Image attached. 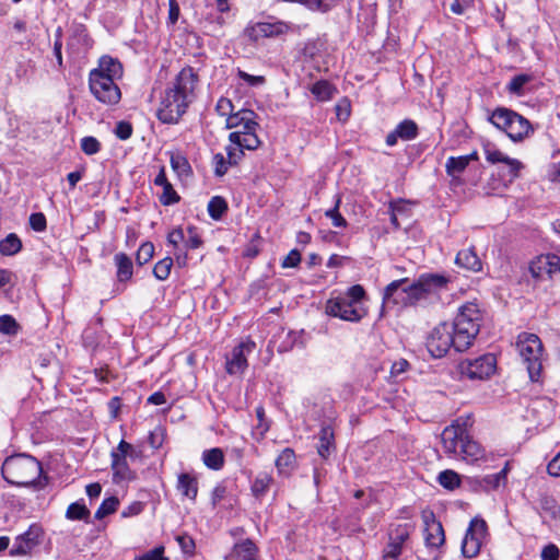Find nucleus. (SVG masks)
<instances>
[{"label":"nucleus","mask_w":560,"mask_h":560,"mask_svg":"<svg viewBox=\"0 0 560 560\" xmlns=\"http://www.w3.org/2000/svg\"><path fill=\"white\" fill-rule=\"evenodd\" d=\"M559 556H560L559 548L553 544H549V545L545 546L542 548L541 555H540L541 560H558Z\"/></svg>","instance_id":"obj_64"},{"label":"nucleus","mask_w":560,"mask_h":560,"mask_svg":"<svg viewBox=\"0 0 560 560\" xmlns=\"http://www.w3.org/2000/svg\"><path fill=\"white\" fill-rule=\"evenodd\" d=\"M176 540L185 555L192 556L195 552V540L188 534L176 536Z\"/></svg>","instance_id":"obj_53"},{"label":"nucleus","mask_w":560,"mask_h":560,"mask_svg":"<svg viewBox=\"0 0 560 560\" xmlns=\"http://www.w3.org/2000/svg\"><path fill=\"white\" fill-rule=\"evenodd\" d=\"M245 148H241V147H232V145H229L226 147V154H228V163L233 166V165H236L238 163V161L243 158L244 153H243V150Z\"/></svg>","instance_id":"obj_62"},{"label":"nucleus","mask_w":560,"mask_h":560,"mask_svg":"<svg viewBox=\"0 0 560 560\" xmlns=\"http://www.w3.org/2000/svg\"><path fill=\"white\" fill-rule=\"evenodd\" d=\"M483 456L485 451L480 444L467 435L464 440V443L460 444L459 453L456 458H460L467 463L474 464L483 458Z\"/></svg>","instance_id":"obj_23"},{"label":"nucleus","mask_w":560,"mask_h":560,"mask_svg":"<svg viewBox=\"0 0 560 560\" xmlns=\"http://www.w3.org/2000/svg\"><path fill=\"white\" fill-rule=\"evenodd\" d=\"M22 249V242L14 233H10L0 241V253L4 256H12Z\"/></svg>","instance_id":"obj_37"},{"label":"nucleus","mask_w":560,"mask_h":560,"mask_svg":"<svg viewBox=\"0 0 560 560\" xmlns=\"http://www.w3.org/2000/svg\"><path fill=\"white\" fill-rule=\"evenodd\" d=\"M540 508L542 512L548 514L551 518H560V505L552 497H544L540 500Z\"/></svg>","instance_id":"obj_48"},{"label":"nucleus","mask_w":560,"mask_h":560,"mask_svg":"<svg viewBox=\"0 0 560 560\" xmlns=\"http://www.w3.org/2000/svg\"><path fill=\"white\" fill-rule=\"evenodd\" d=\"M513 119L506 135L514 142L523 141L533 132V127L525 117L517 113H515V118Z\"/></svg>","instance_id":"obj_25"},{"label":"nucleus","mask_w":560,"mask_h":560,"mask_svg":"<svg viewBox=\"0 0 560 560\" xmlns=\"http://www.w3.org/2000/svg\"><path fill=\"white\" fill-rule=\"evenodd\" d=\"M259 127L258 122L254 119V124H250V128H247L245 124H242L236 131H233L229 136V140L236 147L246 148V150H256L260 147L261 141L256 135V130Z\"/></svg>","instance_id":"obj_16"},{"label":"nucleus","mask_w":560,"mask_h":560,"mask_svg":"<svg viewBox=\"0 0 560 560\" xmlns=\"http://www.w3.org/2000/svg\"><path fill=\"white\" fill-rule=\"evenodd\" d=\"M116 137L120 140H127L132 135V126L129 121L121 120L116 124V128L114 130Z\"/></svg>","instance_id":"obj_58"},{"label":"nucleus","mask_w":560,"mask_h":560,"mask_svg":"<svg viewBox=\"0 0 560 560\" xmlns=\"http://www.w3.org/2000/svg\"><path fill=\"white\" fill-rule=\"evenodd\" d=\"M43 529L37 524H32L28 529L19 535L12 548L10 549L11 556H23L30 553L36 546L40 544Z\"/></svg>","instance_id":"obj_14"},{"label":"nucleus","mask_w":560,"mask_h":560,"mask_svg":"<svg viewBox=\"0 0 560 560\" xmlns=\"http://www.w3.org/2000/svg\"><path fill=\"white\" fill-rule=\"evenodd\" d=\"M117 267V279L120 282L128 281L132 278L133 266L130 257L125 253H118L114 257Z\"/></svg>","instance_id":"obj_31"},{"label":"nucleus","mask_w":560,"mask_h":560,"mask_svg":"<svg viewBox=\"0 0 560 560\" xmlns=\"http://www.w3.org/2000/svg\"><path fill=\"white\" fill-rule=\"evenodd\" d=\"M164 551L165 548L163 546H158L142 556L137 557L135 560H168V558L164 556Z\"/></svg>","instance_id":"obj_59"},{"label":"nucleus","mask_w":560,"mask_h":560,"mask_svg":"<svg viewBox=\"0 0 560 560\" xmlns=\"http://www.w3.org/2000/svg\"><path fill=\"white\" fill-rule=\"evenodd\" d=\"M258 548L252 539H244L233 547L231 557L234 560H258Z\"/></svg>","instance_id":"obj_27"},{"label":"nucleus","mask_w":560,"mask_h":560,"mask_svg":"<svg viewBox=\"0 0 560 560\" xmlns=\"http://www.w3.org/2000/svg\"><path fill=\"white\" fill-rule=\"evenodd\" d=\"M335 205L331 209H328L325 211V215L331 220V223L336 228H346L347 226V220L341 215L339 212L340 203H341V197L339 195H336Z\"/></svg>","instance_id":"obj_43"},{"label":"nucleus","mask_w":560,"mask_h":560,"mask_svg":"<svg viewBox=\"0 0 560 560\" xmlns=\"http://www.w3.org/2000/svg\"><path fill=\"white\" fill-rule=\"evenodd\" d=\"M174 265L173 258L164 257L159 260L153 268V275L158 280H166L171 273V269Z\"/></svg>","instance_id":"obj_46"},{"label":"nucleus","mask_w":560,"mask_h":560,"mask_svg":"<svg viewBox=\"0 0 560 560\" xmlns=\"http://www.w3.org/2000/svg\"><path fill=\"white\" fill-rule=\"evenodd\" d=\"M256 349V343L247 339L232 350L231 354L226 357L225 369L231 375L243 373L247 366V355Z\"/></svg>","instance_id":"obj_13"},{"label":"nucleus","mask_w":560,"mask_h":560,"mask_svg":"<svg viewBox=\"0 0 560 560\" xmlns=\"http://www.w3.org/2000/svg\"><path fill=\"white\" fill-rule=\"evenodd\" d=\"M116 450L124 454L125 457H129L130 459H136L141 456V451L137 450L133 445L126 442L125 440H121L116 447Z\"/></svg>","instance_id":"obj_57"},{"label":"nucleus","mask_w":560,"mask_h":560,"mask_svg":"<svg viewBox=\"0 0 560 560\" xmlns=\"http://www.w3.org/2000/svg\"><path fill=\"white\" fill-rule=\"evenodd\" d=\"M275 465L280 475L288 476L295 467V453L292 448H284L276 458Z\"/></svg>","instance_id":"obj_33"},{"label":"nucleus","mask_w":560,"mask_h":560,"mask_svg":"<svg viewBox=\"0 0 560 560\" xmlns=\"http://www.w3.org/2000/svg\"><path fill=\"white\" fill-rule=\"evenodd\" d=\"M424 540L427 547L439 548L445 541V535L442 524L436 521L432 512H423Z\"/></svg>","instance_id":"obj_17"},{"label":"nucleus","mask_w":560,"mask_h":560,"mask_svg":"<svg viewBox=\"0 0 560 560\" xmlns=\"http://www.w3.org/2000/svg\"><path fill=\"white\" fill-rule=\"evenodd\" d=\"M529 81H532V75L525 73L517 74L511 79L506 89L511 94L521 96L524 94L525 84Z\"/></svg>","instance_id":"obj_44"},{"label":"nucleus","mask_w":560,"mask_h":560,"mask_svg":"<svg viewBox=\"0 0 560 560\" xmlns=\"http://www.w3.org/2000/svg\"><path fill=\"white\" fill-rule=\"evenodd\" d=\"M335 109H336V115H337L338 120H340V121L348 120V118L350 117V114H351V106H350L349 100L347 97L341 98L336 104Z\"/></svg>","instance_id":"obj_55"},{"label":"nucleus","mask_w":560,"mask_h":560,"mask_svg":"<svg viewBox=\"0 0 560 560\" xmlns=\"http://www.w3.org/2000/svg\"><path fill=\"white\" fill-rule=\"evenodd\" d=\"M112 469L113 481L119 483L121 481H130L136 479V474L128 465L127 457L119 453L116 448L112 451Z\"/></svg>","instance_id":"obj_20"},{"label":"nucleus","mask_w":560,"mask_h":560,"mask_svg":"<svg viewBox=\"0 0 560 560\" xmlns=\"http://www.w3.org/2000/svg\"><path fill=\"white\" fill-rule=\"evenodd\" d=\"M234 106L231 100L221 97L215 106V110L220 116H225L226 118L233 113Z\"/></svg>","instance_id":"obj_61"},{"label":"nucleus","mask_w":560,"mask_h":560,"mask_svg":"<svg viewBox=\"0 0 560 560\" xmlns=\"http://www.w3.org/2000/svg\"><path fill=\"white\" fill-rule=\"evenodd\" d=\"M365 296V291L362 285L355 284L348 289L347 293L342 296L352 304H360Z\"/></svg>","instance_id":"obj_50"},{"label":"nucleus","mask_w":560,"mask_h":560,"mask_svg":"<svg viewBox=\"0 0 560 560\" xmlns=\"http://www.w3.org/2000/svg\"><path fill=\"white\" fill-rule=\"evenodd\" d=\"M198 82L197 71L190 66L184 67L165 90L156 112L158 119L163 124H176L194 101Z\"/></svg>","instance_id":"obj_1"},{"label":"nucleus","mask_w":560,"mask_h":560,"mask_svg":"<svg viewBox=\"0 0 560 560\" xmlns=\"http://www.w3.org/2000/svg\"><path fill=\"white\" fill-rule=\"evenodd\" d=\"M487 523L480 517H474L466 530L462 542V553L466 558H474L480 551L482 541L487 535Z\"/></svg>","instance_id":"obj_10"},{"label":"nucleus","mask_w":560,"mask_h":560,"mask_svg":"<svg viewBox=\"0 0 560 560\" xmlns=\"http://www.w3.org/2000/svg\"><path fill=\"white\" fill-rule=\"evenodd\" d=\"M171 166L178 176L191 175V166L185 155L182 153H175L171 155Z\"/></svg>","instance_id":"obj_38"},{"label":"nucleus","mask_w":560,"mask_h":560,"mask_svg":"<svg viewBox=\"0 0 560 560\" xmlns=\"http://www.w3.org/2000/svg\"><path fill=\"white\" fill-rule=\"evenodd\" d=\"M301 261V254L298 249H292L282 260L283 268H294Z\"/></svg>","instance_id":"obj_63"},{"label":"nucleus","mask_w":560,"mask_h":560,"mask_svg":"<svg viewBox=\"0 0 560 560\" xmlns=\"http://www.w3.org/2000/svg\"><path fill=\"white\" fill-rule=\"evenodd\" d=\"M325 312L329 316L353 323L360 322L366 315L362 305L352 304L342 296L329 299L326 302Z\"/></svg>","instance_id":"obj_9"},{"label":"nucleus","mask_w":560,"mask_h":560,"mask_svg":"<svg viewBox=\"0 0 560 560\" xmlns=\"http://www.w3.org/2000/svg\"><path fill=\"white\" fill-rule=\"evenodd\" d=\"M176 488L182 495L195 501L198 494V480L188 472H182L178 475Z\"/></svg>","instance_id":"obj_28"},{"label":"nucleus","mask_w":560,"mask_h":560,"mask_svg":"<svg viewBox=\"0 0 560 560\" xmlns=\"http://www.w3.org/2000/svg\"><path fill=\"white\" fill-rule=\"evenodd\" d=\"M455 262L457 266L469 271L477 272L481 270V261L472 248L459 250L456 255Z\"/></svg>","instance_id":"obj_29"},{"label":"nucleus","mask_w":560,"mask_h":560,"mask_svg":"<svg viewBox=\"0 0 560 560\" xmlns=\"http://www.w3.org/2000/svg\"><path fill=\"white\" fill-rule=\"evenodd\" d=\"M419 128L415 120L404 119L396 128L386 136V144L394 147L397 144L398 139L402 141H410L418 137Z\"/></svg>","instance_id":"obj_19"},{"label":"nucleus","mask_w":560,"mask_h":560,"mask_svg":"<svg viewBox=\"0 0 560 560\" xmlns=\"http://www.w3.org/2000/svg\"><path fill=\"white\" fill-rule=\"evenodd\" d=\"M482 322V312L478 304L467 302L463 304L451 324L452 329L457 337L456 342L459 348L467 350L476 339Z\"/></svg>","instance_id":"obj_4"},{"label":"nucleus","mask_w":560,"mask_h":560,"mask_svg":"<svg viewBox=\"0 0 560 560\" xmlns=\"http://www.w3.org/2000/svg\"><path fill=\"white\" fill-rule=\"evenodd\" d=\"M273 482V478L268 472H259L252 483L250 490L256 499H261L268 492L270 486Z\"/></svg>","instance_id":"obj_34"},{"label":"nucleus","mask_w":560,"mask_h":560,"mask_svg":"<svg viewBox=\"0 0 560 560\" xmlns=\"http://www.w3.org/2000/svg\"><path fill=\"white\" fill-rule=\"evenodd\" d=\"M91 71L100 72L104 77H107L115 81L122 77V65L116 58H113L110 56H103L98 60V67L92 69Z\"/></svg>","instance_id":"obj_24"},{"label":"nucleus","mask_w":560,"mask_h":560,"mask_svg":"<svg viewBox=\"0 0 560 560\" xmlns=\"http://www.w3.org/2000/svg\"><path fill=\"white\" fill-rule=\"evenodd\" d=\"M509 471V464L497 474L488 475L481 479L479 478H470V483L475 486V489H480L483 491H490L499 488L501 483H504L506 480V475Z\"/></svg>","instance_id":"obj_22"},{"label":"nucleus","mask_w":560,"mask_h":560,"mask_svg":"<svg viewBox=\"0 0 560 560\" xmlns=\"http://www.w3.org/2000/svg\"><path fill=\"white\" fill-rule=\"evenodd\" d=\"M89 516V509L80 502L71 503L66 512V517L71 521H86Z\"/></svg>","instance_id":"obj_42"},{"label":"nucleus","mask_w":560,"mask_h":560,"mask_svg":"<svg viewBox=\"0 0 560 560\" xmlns=\"http://www.w3.org/2000/svg\"><path fill=\"white\" fill-rule=\"evenodd\" d=\"M558 271H560V257L555 254L541 255L529 264V272L536 280H542L546 276L551 278Z\"/></svg>","instance_id":"obj_15"},{"label":"nucleus","mask_w":560,"mask_h":560,"mask_svg":"<svg viewBox=\"0 0 560 560\" xmlns=\"http://www.w3.org/2000/svg\"><path fill=\"white\" fill-rule=\"evenodd\" d=\"M497 360L493 354L487 353L474 360H465L458 364L462 377L471 381L485 380L493 374Z\"/></svg>","instance_id":"obj_8"},{"label":"nucleus","mask_w":560,"mask_h":560,"mask_svg":"<svg viewBox=\"0 0 560 560\" xmlns=\"http://www.w3.org/2000/svg\"><path fill=\"white\" fill-rule=\"evenodd\" d=\"M154 255V245L151 242H144L140 245L137 254L136 261L139 266L149 262Z\"/></svg>","instance_id":"obj_47"},{"label":"nucleus","mask_w":560,"mask_h":560,"mask_svg":"<svg viewBox=\"0 0 560 560\" xmlns=\"http://www.w3.org/2000/svg\"><path fill=\"white\" fill-rule=\"evenodd\" d=\"M228 211V202L221 196H214L208 203V213L211 219L220 220L222 215Z\"/></svg>","instance_id":"obj_39"},{"label":"nucleus","mask_w":560,"mask_h":560,"mask_svg":"<svg viewBox=\"0 0 560 560\" xmlns=\"http://www.w3.org/2000/svg\"><path fill=\"white\" fill-rule=\"evenodd\" d=\"M254 118H256V114L252 109H240L236 113H232L226 118L225 127L228 129L240 128L242 124H245L247 128H250V124H254Z\"/></svg>","instance_id":"obj_32"},{"label":"nucleus","mask_w":560,"mask_h":560,"mask_svg":"<svg viewBox=\"0 0 560 560\" xmlns=\"http://www.w3.org/2000/svg\"><path fill=\"white\" fill-rule=\"evenodd\" d=\"M409 537V532L406 527L398 528L394 537L390 536L388 544L383 550V560H398L405 541Z\"/></svg>","instance_id":"obj_21"},{"label":"nucleus","mask_w":560,"mask_h":560,"mask_svg":"<svg viewBox=\"0 0 560 560\" xmlns=\"http://www.w3.org/2000/svg\"><path fill=\"white\" fill-rule=\"evenodd\" d=\"M456 339L451 324L443 322L431 330L425 345L433 358H443L451 348H454L457 352L465 351L464 348L457 346Z\"/></svg>","instance_id":"obj_6"},{"label":"nucleus","mask_w":560,"mask_h":560,"mask_svg":"<svg viewBox=\"0 0 560 560\" xmlns=\"http://www.w3.org/2000/svg\"><path fill=\"white\" fill-rule=\"evenodd\" d=\"M19 330L20 325L13 316L8 314L0 316V332L14 336L19 332Z\"/></svg>","instance_id":"obj_49"},{"label":"nucleus","mask_w":560,"mask_h":560,"mask_svg":"<svg viewBox=\"0 0 560 560\" xmlns=\"http://www.w3.org/2000/svg\"><path fill=\"white\" fill-rule=\"evenodd\" d=\"M291 25L283 21L257 22L246 28L247 36L257 42L260 38H276L288 34Z\"/></svg>","instance_id":"obj_12"},{"label":"nucleus","mask_w":560,"mask_h":560,"mask_svg":"<svg viewBox=\"0 0 560 560\" xmlns=\"http://www.w3.org/2000/svg\"><path fill=\"white\" fill-rule=\"evenodd\" d=\"M31 228L36 232H44L47 228V220L44 213L34 212L28 219Z\"/></svg>","instance_id":"obj_56"},{"label":"nucleus","mask_w":560,"mask_h":560,"mask_svg":"<svg viewBox=\"0 0 560 560\" xmlns=\"http://www.w3.org/2000/svg\"><path fill=\"white\" fill-rule=\"evenodd\" d=\"M523 363L532 382H538L542 371V343L535 334L522 332L516 342Z\"/></svg>","instance_id":"obj_5"},{"label":"nucleus","mask_w":560,"mask_h":560,"mask_svg":"<svg viewBox=\"0 0 560 560\" xmlns=\"http://www.w3.org/2000/svg\"><path fill=\"white\" fill-rule=\"evenodd\" d=\"M335 433L330 425H323L318 433V455L326 459L332 451H335Z\"/></svg>","instance_id":"obj_26"},{"label":"nucleus","mask_w":560,"mask_h":560,"mask_svg":"<svg viewBox=\"0 0 560 560\" xmlns=\"http://www.w3.org/2000/svg\"><path fill=\"white\" fill-rule=\"evenodd\" d=\"M118 505H119V500L117 497H109V498L105 499L101 503L98 509L96 510L95 515H94L95 518L102 520L105 516L113 514L114 512H116Z\"/></svg>","instance_id":"obj_45"},{"label":"nucleus","mask_w":560,"mask_h":560,"mask_svg":"<svg viewBox=\"0 0 560 560\" xmlns=\"http://www.w3.org/2000/svg\"><path fill=\"white\" fill-rule=\"evenodd\" d=\"M188 237H185V247L188 249H196L201 246L202 241L200 236L197 234L196 229L192 226H189L187 229Z\"/></svg>","instance_id":"obj_60"},{"label":"nucleus","mask_w":560,"mask_h":560,"mask_svg":"<svg viewBox=\"0 0 560 560\" xmlns=\"http://www.w3.org/2000/svg\"><path fill=\"white\" fill-rule=\"evenodd\" d=\"M468 166V158L466 156H451L447 159L445 168L447 175L455 178L457 175L462 174L466 167Z\"/></svg>","instance_id":"obj_40"},{"label":"nucleus","mask_w":560,"mask_h":560,"mask_svg":"<svg viewBox=\"0 0 560 560\" xmlns=\"http://www.w3.org/2000/svg\"><path fill=\"white\" fill-rule=\"evenodd\" d=\"M81 150L88 155H93L100 152L101 143L94 137H84L81 140Z\"/></svg>","instance_id":"obj_52"},{"label":"nucleus","mask_w":560,"mask_h":560,"mask_svg":"<svg viewBox=\"0 0 560 560\" xmlns=\"http://www.w3.org/2000/svg\"><path fill=\"white\" fill-rule=\"evenodd\" d=\"M467 435L466 422L460 423V419H456L441 434L444 452L450 456L456 457L459 453L460 444L464 443Z\"/></svg>","instance_id":"obj_11"},{"label":"nucleus","mask_w":560,"mask_h":560,"mask_svg":"<svg viewBox=\"0 0 560 560\" xmlns=\"http://www.w3.org/2000/svg\"><path fill=\"white\" fill-rule=\"evenodd\" d=\"M446 284L447 279L435 273L421 275L412 282H409L408 278L395 280L384 289L383 302L405 306L416 305L428 300L431 294L436 293Z\"/></svg>","instance_id":"obj_2"},{"label":"nucleus","mask_w":560,"mask_h":560,"mask_svg":"<svg viewBox=\"0 0 560 560\" xmlns=\"http://www.w3.org/2000/svg\"><path fill=\"white\" fill-rule=\"evenodd\" d=\"M438 481L447 490H454L460 485L459 475L451 469L441 471L438 476Z\"/></svg>","instance_id":"obj_41"},{"label":"nucleus","mask_w":560,"mask_h":560,"mask_svg":"<svg viewBox=\"0 0 560 560\" xmlns=\"http://www.w3.org/2000/svg\"><path fill=\"white\" fill-rule=\"evenodd\" d=\"M213 165H214V174L218 177L224 176L229 171V166H231L228 163V159H225L222 153L214 154Z\"/></svg>","instance_id":"obj_54"},{"label":"nucleus","mask_w":560,"mask_h":560,"mask_svg":"<svg viewBox=\"0 0 560 560\" xmlns=\"http://www.w3.org/2000/svg\"><path fill=\"white\" fill-rule=\"evenodd\" d=\"M89 88L92 95L101 103L115 105L121 98V92L114 80L96 71L89 73Z\"/></svg>","instance_id":"obj_7"},{"label":"nucleus","mask_w":560,"mask_h":560,"mask_svg":"<svg viewBox=\"0 0 560 560\" xmlns=\"http://www.w3.org/2000/svg\"><path fill=\"white\" fill-rule=\"evenodd\" d=\"M312 94L320 102L329 101L337 93V89L326 80L315 82L311 88Z\"/></svg>","instance_id":"obj_35"},{"label":"nucleus","mask_w":560,"mask_h":560,"mask_svg":"<svg viewBox=\"0 0 560 560\" xmlns=\"http://www.w3.org/2000/svg\"><path fill=\"white\" fill-rule=\"evenodd\" d=\"M42 464L27 454H16L4 459L1 467L3 479L15 487H44L40 481Z\"/></svg>","instance_id":"obj_3"},{"label":"nucleus","mask_w":560,"mask_h":560,"mask_svg":"<svg viewBox=\"0 0 560 560\" xmlns=\"http://www.w3.org/2000/svg\"><path fill=\"white\" fill-rule=\"evenodd\" d=\"M202 460L208 468L219 470L224 465L223 451L219 447L206 450L202 453Z\"/></svg>","instance_id":"obj_36"},{"label":"nucleus","mask_w":560,"mask_h":560,"mask_svg":"<svg viewBox=\"0 0 560 560\" xmlns=\"http://www.w3.org/2000/svg\"><path fill=\"white\" fill-rule=\"evenodd\" d=\"M515 113L516 112L510 108L498 107L492 112L491 116L489 117V120L498 129L506 133L510 129V126L512 125V120H514L513 118H515Z\"/></svg>","instance_id":"obj_30"},{"label":"nucleus","mask_w":560,"mask_h":560,"mask_svg":"<svg viewBox=\"0 0 560 560\" xmlns=\"http://www.w3.org/2000/svg\"><path fill=\"white\" fill-rule=\"evenodd\" d=\"M485 154L486 160L488 162L492 164L504 163L508 166L510 182L518 177L520 171L523 167V164L518 160L509 158L508 155L503 154L500 150L490 144L485 147Z\"/></svg>","instance_id":"obj_18"},{"label":"nucleus","mask_w":560,"mask_h":560,"mask_svg":"<svg viewBox=\"0 0 560 560\" xmlns=\"http://www.w3.org/2000/svg\"><path fill=\"white\" fill-rule=\"evenodd\" d=\"M162 188H163V192L160 197V202L163 206L174 205L179 201L180 198H179L178 194L176 192V190L173 188L172 184H168Z\"/></svg>","instance_id":"obj_51"}]
</instances>
